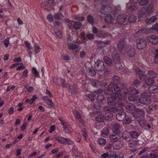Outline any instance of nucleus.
<instances>
[{"label": "nucleus", "mask_w": 158, "mask_h": 158, "mask_svg": "<svg viewBox=\"0 0 158 158\" xmlns=\"http://www.w3.org/2000/svg\"><path fill=\"white\" fill-rule=\"evenodd\" d=\"M138 93V91L135 88L130 87L128 90L126 87L121 88L120 92V96L122 98H123V99L127 98L129 94L133 95L137 94Z\"/></svg>", "instance_id": "obj_1"}, {"label": "nucleus", "mask_w": 158, "mask_h": 158, "mask_svg": "<svg viewBox=\"0 0 158 158\" xmlns=\"http://www.w3.org/2000/svg\"><path fill=\"white\" fill-rule=\"evenodd\" d=\"M113 87H114V89L115 91L118 92L119 91V95H118L119 99L121 100L123 99V98H122L120 96V92L121 89H120L119 87L117 85H115L113 83H111L109 85L108 89L105 91V94L107 95L111 94L113 91Z\"/></svg>", "instance_id": "obj_2"}, {"label": "nucleus", "mask_w": 158, "mask_h": 158, "mask_svg": "<svg viewBox=\"0 0 158 158\" xmlns=\"http://www.w3.org/2000/svg\"><path fill=\"white\" fill-rule=\"evenodd\" d=\"M149 96L148 93L146 92L142 93L141 96L139 98V102L144 105H147L150 104L151 102V100L149 98Z\"/></svg>", "instance_id": "obj_3"}, {"label": "nucleus", "mask_w": 158, "mask_h": 158, "mask_svg": "<svg viewBox=\"0 0 158 158\" xmlns=\"http://www.w3.org/2000/svg\"><path fill=\"white\" fill-rule=\"evenodd\" d=\"M139 0H130V2L126 5V8L131 10H136L137 7L135 4L138 3Z\"/></svg>", "instance_id": "obj_4"}, {"label": "nucleus", "mask_w": 158, "mask_h": 158, "mask_svg": "<svg viewBox=\"0 0 158 158\" xmlns=\"http://www.w3.org/2000/svg\"><path fill=\"white\" fill-rule=\"evenodd\" d=\"M118 97H119L118 93H114L111 97H109L108 98L107 100L109 105L110 106L115 105L116 104L115 99Z\"/></svg>", "instance_id": "obj_5"}, {"label": "nucleus", "mask_w": 158, "mask_h": 158, "mask_svg": "<svg viewBox=\"0 0 158 158\" xmlns=\"http://www.w3.org/2000/svg\"><path fill=\"white\" fill-rule=\"evenodd\" d=\"M152 30L156 31H158V25L157 24H156L155 25L153 26L151 28H144L139 30L138 32L140 33H151Z\"/></svg>", "instance_id": "obj_6"}, {"label": "nucleus", "mask_w": 158, "mask_h": 158, "mask_svg": "<svg viewBox=\"0 0 158 158\" xmlns=\"http://www.w3.org/2000/svg\"><path fill=\"white\" fill-rule=\"evenodd\" d=\"M97 100L98 104H99V105L98 106L97 105V104H95L94 105V107L96 109H98L100 108V106L103 104L105 102V100L103 96L100 95H99L98 96Z\"/></svg>", "instance_id": "obj_7"}, {"label": "nucleus", "mask_w": 158, "mask_h": 158, "mask_svg": "<svg viewBox=\"0 0 158 158\" xmlns=\"http://www.w3.org/2000/svg\"><path fill=\"white\" fill-rule=\"evenodd\" d=\"M118 47L121 54H124L126 53V45L124 41L120 40L119 42Z\"/></svg>", "instance_id": "obj_8"}, {"label": "nucleus", "mask_w": 158, "mask_h": 158, "mask_svg": "<svg viewBox=\"0 0 158 158\" xmlns=\"http://www.w3.org/2000/svg\"><path fill=\"white\" fill-rule=\"evenodd\" d=\"M146 46V42L143 39L139 40L136 43V46L139 49H142Z\"/></svg>", "instance_id": "obj_9"}, {"label": "nucleus", "mask_w": 158, "mask_h": 158, "mask_svg": "<svg viewBox=\"0 0 158 158\" xmlns=\"http://www.w3.org/2000/svg\"><path fill=\"white\" fill-rule=\"evenodd\" d=\"M95 68L97 70L100 71L104 68V64L102 60H98L95 63Z\"/></svg>", "instance_id": "obj_10"}, {"label": "nucleus", "mask_w": 158, "mask_h": 158, "mask_svg": "<svg viewBox=\"0 0 158 158\" xmlns=\"http://www.w3.org/2000/svg\"><path fill=\"white\" fill-rule=\"evenodd\" d=\"M147 40L152 44H156L158 43V37L155 35H151L148 36Z\"/></svg>", "instance_id": "obj_11"}, {"label": "nucleus", "mask_w": 158, "mask_h": 158, "mask_svg": "<svg viewBox=\"0 0 158 158\" xmlns=\"http://www.w3.org/2000/svg\"><path fill=\"white\" fill-rule=\"evenodd\" d=\"M126 114L124 112H122L120 113H117L116 117L117 119L119 121H123L126 118Z\"/></svg>", "instance_id": "obj_12"}, {"label": "nucleus", "mask_w": 158, "mask_h": 158, "mask_svg": "<svg viewBox=\"0 0 158 158\" xmlns=\"http://www.w3.org/2000/svg\"><path fill=\"white\" fill-rule=\"evenodd\" d=\"M111 10V7L109 6H102L100 10L102 13L104 14H106L110 12Z\"/></svg>", "instance_id": "obj_13"}, {"label": "nucleus", "mask_w": 158, "mask_h": 158, "mask_svg": "<svg viewBox=\"0 0 158 158\" xmlns=\"http://www.w3.org/2000/svg\"><path fill=\"white\" fill-rule=\"evenodd\" d=\"M127 18V16L124 14L119 15L117 19V22L118 23L122 24L125 22Z\"/></svg>", "instance_id": "obj_14"}, {"label": "nucleus", "mask_w": 158, "mask_h": 158, "mask_svg": "<svg viewBox=\"0 0 158 158\" xmlns=\"http://www.w3.org/2000/svg\"><path fill=\"white\" fill-rule=\"evenodd\" d=\"M122 129L120 126L117 123H115L114 125L112 128L113 132L116 134L120 133Z\"/></svg>", "instance_id": "obj_15"}, {"label": "nucleus", "mask_w": 158, "mask_h": 158, "mask_svg": "<svg viewBox=\"0 0 158 158\" xmlns=\"http://www.w3.org/2000/svg\"><path fill=\"white\" fill-rule=\"evenodd\" d=\"M54 83L58 85H61L63 87H65L64 84V81L61 78H55L53 80Z\"/></svg>", "instance_id": "obj_16"}, {"label": "nucleus", "mask_w": 158, "mask_h": 158, "mask_svg": "<svg viewBox=\"0 0 158 158\" xmlns=\"http://www.w3.org/2000/svg\"><path fill=\"white\" fill-rule=\"evenodd\" d=\"M144 114V112L140 110H136L133 113V115L135 118H137Z\"/></svg>", "instance_id": "obj_17"}, {"label": "nucleus", "mask_w": 158, "mask_h": 158, "mask_svg": "<svg viewBox=\"0 0 158 158\" xmlns=\"http://www.w3.org/2000/svg\"><path fill=\"white\" fill-rule=\"evenodd\" d=\"M149 92L152 94L158 92V87L156 85H151L149 88Z\"/></svg>", "instance_id": "obj_18"}, {"label": "nucleus", "mask_w": 158, "mask_h": 158, "mask_svg": "<svg viewBox=\"0 0 158 158\" xmlns=\"http://www.w3.org/2000/svg\"><path fill=\"white\" fill-rule=\"evenodd\" d=\"M42 98L44 102L47 104L51 106H53L54 104L51 100H50L47 96H44Z\"/></svg>", "instance_id": "obj_19"}, {"label": "nucleus", "mask_w": 158, "mask_h": 158, "mask_svg": "<svg viewBox=\"0 0 158 158\" xmlns=\"http://www.w3.org/2000/svg\"><path fill=\"white\" fill-rule=\"evenodd\" d=\"M154 10V6L152 4H150L147 8L146 12L147 14H149L152 13Z\"/></svg>", "instance_id": "obj_20"}, {"label": "nucleus", "mask_w": 158, "mask_h": 158, "mask_svg": "<svg viewBox=\"0 0 158 158\" xmlns=\"http://www.w3.org/2000/svg\"><path fill=\"white\" fill-rule=\"evenodd\" d=\"M115 18V16H114V18ZM114 19L115 18L113 19L112 17L110 15H108L105 17V20L107 23L110 24L112 22L114 23Z\"/></svg>", "instance_id": "obj_21"}, {"label": "nucleus", "mask_w": 158, "mask_h": 158, "mask_svg": "<svg viewBox=\"0 0 158 158\" xmlns=\"http://www.w3.org/2000/svg\"><path fill=\"white\" fill-rule=\"evenodd\" d=\"M157 15L152 16L150 19L146 20V22L148 24H150L155 22V20L157 19Z\"/></svg>", "instance_id": "obj_22"}, {"label": "nucleus", "mask_w": 158, "mask_h": 158, "mask_svg": "<svg viewBox=\"0 0 158 158\" xmlns=\"http://www.w3.org/2000/svg\"><path fill=\"white\" fill-rule=\"evenodd\" d=\"M123 142L120 141L118 144L114 143L113 144V149L114 150H118L122 148Z\"/></svg>", "instance_id": "obj_23"}, {"label": "nucleus", "mask_w": 158, "mask_h": 158, "mask_svg": "<svg viewBox=\"0 0 158 158\" xmlns=\"http://www.w3.org/2000/svg\"><path fill=\"white\" fill-rule=\"evenodd\" d=\"M127 53L130 57H134L135 54V49L133 48L129 49Z\"/></svg>", "instance_id": "obj_24"}, {"label": "nucleus", "mask_w": 158, "mask_h": 158, "mask_svg": "<svg viewBox=\"0 0 158 158\" xmlns=\"http://www.w3.org/2000/svg\"><path fill=\"white\" fill-rule=\"evenodd\" d=\"M56 139L58 141L61 143H65L69 140L67 139V138L62 137H57Z\"/></svg>", "instance_id": "obj_25"}, {"label": "nucleus", "mask_w": 158, "mask_h": 158, "mask_svg": "<svg viewBox=\"0 0 158 158\" xmlns=\"http://www.w3.org/2000/svg\"><path fill=\"white\" fill-rule=\"evenodd\" d=\"M147 74L149 77L153 78H156L157 75V73L152 70L148 71L147 72Z\"/></svg>", "instance_id": "obj_26"}, {"label": "nucleus", "mask_w": 158, "mask_h": 158, "mask_svg": "<svg viewBox=\"0 0 158 158\" xmlns=\"http://www.w3.org/2000/svg\"><path fill=\"white\" fill-rule=\"evenodd\" d=\"M146 84L148 85H152L155 83L154 81L152 79L149 78L146 79L145 81Z\"/></svg>", "instance_id": "obj_27"}, {"label": "nucleus", "mask_w": 158, "mask_h": 158, "mask_svg": "<svg viewBox=\"0 0 158 158\" xmlns=\"http://www.w3.org/2000/svg\"><path fill=\"white\" fill-rule=\"evenodd\" d=\"M119 137H117V136L111 135H110V139L111 141L112 142H116L119 140Z\"/></svg>", "instance_id": "obj_28"}, {"label": "nucleus", "mask_w": 158, "mask_h": 158, "mask_svg": "<svg viewBox=\"0 0 158 158\" xmlns=\"http://www.w3.org/2000/svg\"><path fill=\"white\" fill-rule=\"evenodd\" d=\"M103 110L105 111H109L113 112H116V110L115 107H110L109 106H106L105 107Z\"/></svg>", "instance_id": "obj_29"}, {"label": "nucleus", "mask_w": 158, "mask_h": 158, "mask_svg": "<svg viewBox=\"0 0 158 158\" xmlns=\"http://www.w3.org/2000/svg\"><path fill=\"white\" fill-rule=\"evenodd\" d=\"M34 47L35 52V54H37L40 52V48L39 45L37 44H35Z\"/></svg>", "instance_id": "obj_30"}, {"label": "nucleus", "mask_w": 158, "mask_h": 158, "mask_svg": "<svg viewBox=\"0 0 158 158\" xmlns=\"http://www.w3.org/2000/svg\"><path fill=\"white\" fill-rule=\"evenodd\" d=\"M73 113L76 118L78 119L80 121H81V116L77 111V110H74L73 111Z\"/></svg>", "instance_id": "obj_31"}, {"label": "nucleus", "mask_w": 158, "mask_h": 158, "mask_svg": "<svg viewBox=\"0 0 158 158\" xmlns=\"http://www.w3.org/2000/svg\"><path fill=\"white\" fill-rule=\"evenodd\" d=\"M104 60L106 64L110 66L112 64V61L109 57L107 56H105L104 58Z\"/></svg>", "instance_id": "obj_32"}, {"label": "nucleus", "mask_w": 158, "mask_h": 158, "mask_svg": "<svg viewBox=\"0 0 158 158\" xmlns=\"http://www.w3.org/2000/svg\"><path fill=\"white\" fill-rule=\"evenodd\" d=\"M109 130L107 128H104L102 131V135L103 137H106L109 135Z\"/></svg>", "instance_id": "obj_33"}, {"label": "nucleus", "mask_w": 158, "mask_h": 158, "mask_svg": "<svg viewBox=\"0 0 158 158\" xmlns=\"http://www.w3.org/2000/svg\"><path fill=\"white\" fill-rule=\"evenodd\" d=\"M126 108L128 110H133L135 108V106L133 104L128 103L126 106Z\"/></svg>", "instance_id": "obj_34"}, {"label": "nucleus", "mask_w": 158, "mask_h": 158, "mask_svg": "<svg viewBox=\"0 0 158 158\" xmlns=\"http://www.w3.org/2000/svg\"><path fill=\"white\" fill-rule=\"evenodd\" d=\"M113 117L112 114L110 112H107L105 114V119L106 120H108L111 118Z\"/></svg>", "instance_id": "obj_35"}, {"label": "nucleus", "mask_w": 158, "mask_h": 158, "mask_svg": "<svg viewBox=\"0 0 158 158\" xmlns=\"http://www.w3.org/2000/svg\"><path fill=\"white\" fill-rule=\"evenodd\" d=\"M128 99L130 101H134L136 100L137 99L138 97L136 95H134L133 94H130V96H129Z\"/></svg>", "instance_id": "obj_36"}, {"label": "nucleus", "mask_w": 158, "mask_h": 158, "mask_svg": "<svg viewBox=\"0 0 158 158\" xmlns=\"http://www.w3.org/2000/svg\"><path fill=\"white\" fill-rule=\"evenodd\" d=\"M96 119L97 121L99 122H103L105 119V117L102 114H100L96 118Z\"/></svg>", "instance_id": "obj_37"}, {"label": "nucleus", "mask_w": 158, "mask_h": 158, "mask_svg": "<svg viewBox=\"0 0 158 158\" xmlns=\"http://www.w3.org/2000/svg\"><path fill=\"white\" fill-rule=\"evenodd\" d=\"M130 135L132 138L135 139L137 138L139 135L137 132L135 131L131 132Z\"/></svg>", "instance_id": "obj_38"}, {"label": "nucleus", "mask_w": 158, "mask_h": 158, "mask_svg": "<svg viewBox=\"0 0 158 158\" xmlns=\"http://www.w3.org/2000/svg\"><path fill=\"white\" fill-rule=\"evenodd\" d=\"M102 157L103 158H106V157H108V158H110L111 157H113V158H116V155H115L110 156L108 154V153H106L103 154L102 156Z\"/></svg>", "instance_id": "obj_39"}, {"label": "nucleus", "mask_w": 158, "mask_h": 158, "mask_svg": "<svg viewBox=\"0 0 158 158\" xmlns=\"http://www.w3.org/2000/svg\"><path fill=\"white\" fill-rule=\"evenodd\" d=\"M32 72L35 77H39V75L38 72L35 67H33L32 68Z\"/></svg>", "instance_id": "obj_40"}, {"label": "nucleus", "mask_w": 158, "mask_h": 158, "mask_svg": "<svg viewBox=\"0 0 158 158\" xmlns=\"http://www.w3.org/2000/svg\"><path fill=\"white\" fill-rule=\"evenodd\" d=\"M123 121V123L124 124H127L131 123V119L130 117H126Z\"/></svg>", "instance_id": "obj_41"}, {"label": "nucleus", "mask_w": 158, "mask_h": 158, "mask_svg": "<svg viewBox=\"0 0 158 158\" xmlns=\"http://www.w3.org/2000/svg\"><path fill=\"white\" fill-rule=\"evenodd\" d=\"M54 17L57 19H61L63 18V15L61 13H56Z\"/></svg>", "instance_id": "obj_42"}, {"label": "nucleus", "mask_w": 158, "mask_h": 158, "mask_svg": "<svg viewBox=\"0 0 158 158\" xmlns=\"http://www.w3.org/2000/svg\"><path fill=\"white\" fill-rule=\"evenodd\" d=\"M157 106L155 105L150 106L149 107V109L147 110V111L148 113H150L151 110H156Z\"/></svg>", "instance_id": "obj_43"}, {"label": "nucleus", "mask_w": 158, "mask_h": 158, "mask_svg": "<svg viewBox=\"0 0 158 158\" xmlns=\"http://www.w3.org/2000/svg\"><path fill=\"white\" fill-rule=\"evenodd\" d=\"M106 142V140L103 138H100L98 140V143L100 145H105Z\"/></svg>", "instance_id": "obj_44"}, {"label": "nucleus", "mask_w": 158, "mask_h": 158, "mask_svg": "<svg viewBox=\"0 0 158 158\" xmlns=\"http://www.w3.org/2000/svg\"><path fill=\"white\" fill-rule=\"evenodd\" d=\"M113 80L115 85L119 83L120 81L119 77L117 76H115L113 78Z\"/></svg>", "instance_id": "obj_45"}, {"label": "nucleus", "mask_w": 158, "mask_h": 158, "mask_svg": "<svg viewBox=\"0 0 158 158\" xmlns=\"http://www.w3.org/2000/svg\"><path fill=\"white\" fill-rule=\"evenodd\" d=\"M148 2V0H141L139 2V4L141 6H143L146 5Z\"/></svg>", "instance_id": "obj_46"}, {"label": "nucleus", "mask_w": 158, "mask_h": 158, "mask_svg": "<svg viewBox=\"0 0 158 158\" xmlns=\"http://www.w3.org/2000/svg\"><path fill=\"white\" fill-rule=\"evenodd\" d=\"M68 47L69 49L74 50L77 48V45L73 44H68Z\"/></svg>", "instance_id": "obj_47"}, {"label": "nucleus", "mask_w": 158, "mask_h": 158, "mask_svg": "<svg viewBox=\"0 0 158 158\" xmlns=\"http://www.w3.org/2000/svg\"><path fill=\"white\" fill-rule=\"evenodd\" d=\"M95 95L94 93H90L88 96V98H89L91 101H94L95 98Z\"/></svg>", "instance_id": "obj_48"}, {"label": "nucleus", "mask_w": 158, "mask_h": 158, "mask_svg": "<svg viewBox=\"0 0 158 158\" xmlns=\"http://www.w3.org/2000/svg\"><path fill=\"white\" fill-rule=\"evenodd\" d=\"M136 20V18L133 15H130L128 18L129 21L131 22H135Z\"/></svg>", "instance_id": "obj_49"}, {"label": "nucleus", "mask_w": 158, "mask_h": 158, "mask_svg": "<svg viewBox=\"0 0 158 158\" xmlns=\"http://www.w3.org/2000/svg\"><path fill=\"white\" fill-rule=\"evenodd\" d=\"M55 33L56 35L59 38H61L62 36L61 32L58 30H56L55 31Z\"/></svg>", "instance_id": "obj_50"}, {"label": "nucleus", "mask_w": 158, "mask_h": 158, "mask_svg": "<svg viewBox=\"0 0 158 158\" xmlns=\"http://www.w3.org/2000/svg\"><path fill=\"white\" fill-rule=\"evenodd\" d=\"M28 73V70L27 69H25L23 72L22 75L23 77L26 78L27 77Z\"/></svg>", "instance_id": "obj_51"}, {"label": "nucleus", "mask_w": 158, "mask_h": 158, "mask_svg": "<svg viewBox=\"0 0 158 158\" xmlns=\"http://www.w3.org/2000/svg\"><path fill=\"white\" fill-rule=\"evenodd\" d=\"M26 46L28 50H31L32 49V47L31 46V44L27 41H25Z\"/></svg>", "instance_id": "obj_52"}, {"label": "nucleus", "mask_w": 158, "mask_h": 158, "mask_svg": "<svg viewBox=\"0 0 158 158\" xmlns=\"http://www.w3.org/2000/svg\"><path fill=\"white\" fill-rule=\"evenodd\" d=\"M25 66L22 63L20 64V65L17 67L16 69L17 70L20 71V70H23L25 69Z\"/></svg>", "instance_id": "obj_53"}, {"label": "nucleus", "mask_w": 158, "mask_h": 158, "mask_svg": "<svg viewBox=\"0 0 158 158\" xmlns=\"http://www.w3.org/2000/svg\"><path fill=\"white\" fill-rule=\"evenodd\" d=\"M81 23L79 22H76L75 23L74 27L75 29H77L79 28L81 26Z\"/></svg>", "instance_id": "obj_54"}, {"label": "nucleus", "mask_w": 158, "mask_h": 158, "mask_svg": "<svg viewBox=\"0 0 158 158\" xmlns=\"http://www.w3.org/2000/svg\"><path fill=\"white\" fill-rule=\"evenodd\" d=\"M87 19L88 22L92 24L94 23V20L92 17L90 15H89L87 16Z\"/></svg>", "instance_id": "obj_55"}, {"label": "nucleus", "mask_w": 158, "mask_h": 158, "mask_svg": "<svg viewBox=\"0 0 158 158\" xmlns=\"http://www.w3.org/2000/svg\"><path fill=\"white\" fill-rule=\"evenodd\" d=\"M96 74L95 71L93 68H90L89 69V74L92 76H94Z\"/></svg>", "instance_id": "obj_56"}, {"label": "nucleus", "mask_w": 158, "mask_h": 158, "mask_svg": "<svg viewBox=\"0 0 158 158\" xmlns=\"http://www.w3.org/2000/svg\"><path fill=\"white\" fill-rule=\"evenodd\" d=\"M133 85L136 87H137L140 85V82L138 79H135L133 82Z\"/></svg>", "instance_id": "obj_57"}, {"label": "nucleus", "mask_w": 158, "mask_h": 158, "mask_svg": "<svg viewBox=\"0 0 158 158\" xmlns=\"http://www.w3.org/2000/svg\"><path fill=\"white\" fill-rule=\"evenodd\" d=\"M36 99V96L35 95H33L32 98L30 99V104H32Z\"/></svg>", "instance_id": "obj_58"}, {"label": "nucleus", "mask_w": 158, "mask_h": 158, "mask_svg": "<svg viewBox=\"0 0 158 158\" xmlns=\"http://www.w3.org/2000/svg\"><path fill=\"white\" fill-rule=\"evenodd\" d=\"M98 84V82L95 80H93L91 82L92 85L94 87L97 86Z\"/></svg>", "instance_id": "obj_59"}, {"label": "nucleus", "mask_w": 158, "mask_h": 158, "mask_svg": "<svg viewBox=\"0 0 158 158\" xmlns=\"http://www.w3.org/2000/svg\"><path fill=\"white\" fill-rule=\"evenodd\" d=\"M139 77L140 79L141 80L144 81L146 77V76L143 74H140Z\"/></svg>", "instance_id": "obj_60"}, {"label": "nucleus", "mask_w": 158, "mask_h": 158, "mask_svg": "<svg viewBox=\"0 0 158 158\" xmlns=\"http://www.w3.org/2000/svg\"><path fill=\"white\" fill-rule=\"evenodd\" d=\"M9 37H7L4 42V44L5 45V46L6 47H7L9 43Z\"/></svg>", "instance_id": "obj_61"}, {"label": "nucleus", "mask_w": 158, "mask_h": 158, "mask_svg": "<svg viewBox=\"0 0 158 158\" xmlns=\"http://www.w3.org/2000/svg\"><path fill=\"white\" fill-rule=\"evenodd\" d=\"M139 122L140 125L142 127H143L146 125V121L144 120H140Z\"/></svg>", "instance_id": "obj_62"}, {"label": "nucleus", "mask_w": 158, "mask_h": 158, "mask_svg": "<svg viewBox=\"0 0 158 158\" xmlns=\"http://www.w3.org/2000/svg\"><path fill=\"white\" fill-rule=\"evenodd\" d=\"M74 19H75L79 21H82L85 18H84V17L82 16L80 17L79 16H77L75 17Z\"/></svg>", "instance_id": "obj_63"}, {"label": "nucleus", "mask_w": 158, "mask_h": 158, "mask_svg": "<svg viewBox=\"0 0 158 158\" xmlns=\"http://www.w3.org/2000/svg\"><path fill=\"white\" fill-rule=\"evenodd\" d=\"M47 18L48 21L50 22H52L53 21V17L51 14L48 15Z\"/></svg>", "instance_id": "obj_64"}]
</instances>
